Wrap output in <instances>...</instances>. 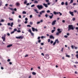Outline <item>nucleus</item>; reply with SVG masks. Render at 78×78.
<instances>
[{
    "mask_svg": "<svg viewBox=\"0 0 78 78\" xmlns=\"http://www.w3.org/2000/svg\"><path fill=\"white\" fill-rule=\"evenodd\" d=\"M71 30H74V27L72 25H69L68 26V31H70Z\"/></svg>",
    "mask_w": 78,
    "mask_h": 78,
    "instance_id": "nucleus-1",
    "label": "nucleus"
},
{
    "mask_svg": "<svg viewBox=\"0 0 78 78\" xmlns=\"http://www.w3.org/2000/svg\"><path fill=\"white\" fill-rule=\"evenodd\" d=\"M60 30H61V29H60L58 28L57 29V31L58 32L56 33V36H59V34L62 33V31H60Z\"/></svg>",
    "mask_w": 78,
    "mask_h": 78,
    "instance_id": "nucleus-2",
    "label": "nucleus"
},
{
    "mask_svg": "<svg viewBox=\"0 0 78 78\" xmlns=\"http://www.w3.org/2000/svg\"><path fill=\"white\" fill-rule=\"evenodd\" d=\"M53 14L55 15H56V14H59L60 16H62V13H60V12H56L55 11H54Z\"/></svg>",
    "mask_w": 78,
    "mask_h": 78,
    "instance_id": "nucleus-3",
    "label": "nucleus"
},
{
    "mask_svg": "<svg viewBox=\"0 0 78 78\" xmlns=\"http://www.w3.org/2000/svg\"><path fill=\"white\" fill-rule=\"evenodd\" d=\"M37 7L38 9H42L43 8V7L41 5H38L37 6Z\"/></svg>",
    "mask_w": 78,
    "mask_h": 78,
    "instance_id": "nucleus-4",
    "label": "nucleus"
},
{
    "mask_svg": "<svg viewBox=\"0 0 78 78\" xmlns=\"http://www.w3.org/2000/svg\"><path fill=\"white\" fill-rule=\"evenodd\" d=\"M24 37L23 36H21L19 37H16V39H23Z\"/></svg>",
    "mask_w": 78,
    "mask_h": 78,
    "instance_id": "nucleus-5",
    "label": "nucleus"
},
{
    "mask_svg": "<svg viewBox=\"0 0 78 78\" xmlns=\"http://www.w3.org/2000/svg\"><path fill=\"white\" fill-rule=\"evenodd\" d=\"M56 22V20H54V21H53L51 23L52 25H55Z\"/></svg>",
    "mask_w": 78,
    "mask_h": 78,
    "instance_id": "nucleus-6",
    "label": "nucleus"
},
{
    "mask_svg": "<svg viewBox=\"0 0 78 78\" xmlns=\"http://www.w3.org/2000/svg\"><path fill=\"white\" fill-rule=\"evenodd\" d=\"M50 14H52L51 16H49V18L51 19L53 18V14L52 13H51Z\"/></svg>",
    "mask_w": 78,
    "mask_h": 78,
    "instance_id": "nucleus-7",
    "label": "nucleus"
},
{
    "mask_svg": "<svg viewBox=\"0 0 78 78\" xmlns=\"http://www.w3.org/2000/svg\"><path fill=\"white\" fill-rule=\"evenodd\" d=\"M69 14H71L72 16H74V14H73V12H71V11H69Z\"/></svg>",
    "mask_w": 78,
    "mask_h": 78,
    "instance_id": "nucleus-8",
    "label": "nucleus"
},
{
    "mask_svg": "<svg viewBox=\"0 0 78 78\" xmlns=\"http://www.w3.org/2000/svg\"><path fill=\"white\" fill-rule=\"evenodd\" d=\"M46 57H44V58H46V59H48L49 58V55L48 54L46 55Z\"/></svg>",
    "mask_w": 78,
    "mask_h": 78,
    "instance_id": "nucleus-9",
    "label": "nucleus"
},
{
    "mask_svg": "<svg viewBox=\"0 0 78 78\" xmlns=\"http://www.w3.org/2000/svg\"><path fill=\"white\" fill-rule=\"evenodd\" d=\"M50 39H55V37H53L52 35H51L50 36Z\"/></svg>",
    "mask_w": 78,
    "mask_h": 78,
    "instance_id": "nucleus-10",
    "label": "nucleus"
},
{
    "mask_svg": "<svg viewBox=\"0 0 78 78\" xmlns=\"http://www.w3.org/2000/svg\"><path fill=\"white\" fill-rule=\"evenodd\" d=\"M43 5L44 6L46 7V8H47L48 7V5H47V4H45V3H44L43 4Z\"/></svg>",
    "mask_w": 78,
    "mask_h": 78,
    "instance_id": "nucleus-11",
    "label": "nucleus"
},
{
    "mask_svg": "<svg viewBox=\"0 0 78 78\" xmlns=\"http://www.w3.org/2000/svg\"><path fill=\"white\" fill-rule=\"evenodd\" d=\"M12 44H9V45H8L7 46V48H9L11 47H12Z\"/></svg>",
    "mask_w": 78,
    "mask_h": 78,
    "instance_id": "nucleus-12",
    "label": "nucleus"
},
{
    "mask_svg": "<svg viewBox=\"0 0 78 78\" xmlns=\"http://www.w3.org/2000/svg\"><path fill=\"white\" fill-rule=\"evenodd\" d=\"M31 28L32 29L33 31H34V32L35 31V28H34L32 27Z\"/></svg>",
    "mask_w": 78,
    "mask_h": 78,
    "instance_id": "nucleus-13",
    "label": "nucleus"
},
{
    "mask_svg": "<svg viewBox=\"0 0 78 78\" xmlns=\"http://www.w3.org/2000/svg\"><path fill=\"white\" fill-rule=\"evenodd\" d=\"M56 43H57V44H58L59 43V41L58 39L55 40V41Z\"/></svg>",
    "mask_w": 78,
    "mask_h": 78,
    "instance_id": "nucleus-14",
    "label": "nucleus"
},
{
    "mask_svg": "<svg viewBox=\"0 0 78 78\" xmlns=\"http://www.w3.org/2000/svg\"><path fill=\"white\" fill-rule=\"evenodd\" d=\"M66 57H67V58H70V55H68L66 54Z\"/></svg>",
    "mask_w": 78,
    "mask_h": 78,
    "instance_id": "nucleus-15",
    "label": "nucleus"
},
{
    "mask_svg": "<svg viewBox=\"0 0 78 78\" xmlns=\"http://www.w3.org/2000/svg\"><path fill=\"white\" fill-rule=\"evenodd\" d=\"M16 6H19L20 5V3H16Z\"/></svg>",
    "mask_w": 78,
    "mask_h": 78,
    "instance_id": "nucleus-16",
    "label": "nucleus"
},
{
    "mask_svg": "<svg viewBox=\"0 0 78 78\" xmlns=\"http://www.w3.org/2000/svg\"><path fill=\"white\" fill-rule=\"evenodd\" d=\"M32 75H36V73L34 72H33L32 73Z\"/></svg>",
    "mask_w": 78,
    "mask_h": 78,
    "instance_id": "nucleus-17",
    "label": "nucleus"
},
{
    "mask_svg": "<svg viewBox=\"0 0 78 78\" xmlns=\"http://www.w3.org/2000/svg\"><path fill=\"white\" fill-rule=\"evenodd\" d=\"M14 25V23H13V22L11 23V25H10V26L11 27H12V26Z\"/></svg>",
    "mask_w": 78,
    "mask_h": 78,
    "instance_id": "nucleus-18",
    "label": "nucleus"
},
{
    "mask_svg": "<svg viewBox=\"0 0 78 78\" xmlns=\"http://www.w3.org/2000/svg\"><path fill=\"white\" fill-rule=\"evenodd\" d=\"M27 3V0H25L24 2V4H26Z\"/></svg>",
    "mask_w": 78,
    "mask_h": 78,
    "instance_id": "nucleus-19",
    "label": "nucleus"
},
{
    "mask_svg": "<svg viewBox=\"0 0 78 78\" xmlns=\"http://www.w3.org/2000/svg\"><path fill=\"white\" fill-rule=\"evenodd\" d=\"M34 3H38V1H37L35 0L34 1Z\"/></svg>",
    "mask_w": 78,
    "mask_h": 78,
    "instance_id": "nucleus-20",
    "label": "nucleus"
},
{
    "mask_svg": "<svg viewBox=\"0 0 78 78\" xmlns=\"http://www.w3.org/2000/svg\"><path fill=\"white\" fill-rule=\"evenodd\" d=\"M55 30H51V33H54V32H55Z\"/></svg>",
    "mask_w": 78,
    "mask_h": 78,
    "instance_id": "nucleus-21",
    "label": "nucleus"
},
{
    "mask_svg": "<svg viewBox=\"0 0 78 78\" xmlns=\"http://www.w3.org/2000/svg\"><path fill=\"white\" fill-rule=\"evenodd\" d=\"M73 2V0H71V1H70V3H72Z\"/></svg>",
    "mask_w": 78,
    "mask_h": 78,
    "instance_id": "nucleus-22",
    "label": "nucleus"
},
{
    "mask_svg": "<svg viewBox=\"0 0 78 78\" xmlns=\"http://www.w3.org/2000/svg\"><path fill=\"white\" fill-rule=\"evenodd\" d=\"M30 25H33V22H30Z\"/></svg>",
    "mask_w": 78,
    "mask_h": 78,
    "instance_id": "nucleus-23",
    "label": "nucleus"
},
{
    "mask_svg": "<svg viewBox=\"0 0 78 78\" xmlns=\"http://www.w3.org/2000/svg\"><path fill=\"white\" fill-rule=\"evenodd\" d=\"M65 5L66 6H67V5H68V2H66L65 3Z\"/></svg>",
    "mask_w": 78,
    "mask_h": 78,
    "instance_id": "nucleus-24",
    "label": "nucleus"
},
{
    "mask_svg": "<svg viewBox=\"0 0 78 78\" xmlns=\"http://www.w3.org/2000/svg\"><path fill=\"white\" fill-rule=\"evenodd\" d=\"M41 39H43V38H45V37H44V36H42L41 37Z\"/></svg>",
    "mask_w": 78,
    "mask_h": 78,
    "instance_id": "nucleus-25",
    "label": "nucleus"
},
{
    "mask_svg": "<svg viewBox=\"0 0 78 78\" xmlns=\"http://www.w3.org/2000/svg\"><path fill=\"white\" fill-rule=\"evenodd\" d=\"M63 50H64V48H62L61 50V51H62V52H63Z\"/></svg>",
    "mask_w": 78,
    "mask_h": 78,
    "instance_id": "nucleus-26",
    "label": "nucleus"
},
{
    "mask_svg": "<svg viewBox=\"0 0 78 78\" xmlns=\"http://www.w3.org/2000/svg\"><path fill=\"white\" fill-rule=\"evenodd\" d=\"M75 20H76L75 18L74 17L73 18V21H75Z\"/></svg>",
    "mask_w": 78,
    "mask_h": 78,
    "instance_id": "nucleus-27",
    "label": "nucleus"
},
{
    "mask_svg": "<svg viewBox=\"0 0 78 78\" xmlns=\"http://www.w3.org/2000/svg\"><path fill=\"white\" fill-rule=\"evenodd\" d=\"M45 17H48V14H46L45 15Z\"/></svg>",
    "mask_w": 78,
    "mask_h": 78,
    "instance_id": "nucleus-28",
    "label": "nucleus"
},
{
    "mask_svg": "<svg viewBox=\"0 0 78 78\" xmlns=\"http://www.w3.org/2000/svg\"><path fill=\"white\" fill-rule=\"evenodd\" d=\"M27 12H26L25 11H23V14H26Z\"/></svg>",
    "mask_w": 78,
    "mask_h": 78,
    "instance_id": "nucleus-29",
    "label": "nucleus"
},
{
    "mask_svg": "<svg viewBox=\"0 0 78 78\" xmlns=\"http://www.w3.org/2000/svg\"><path fill=\"white\" fill-rule=\"evenodd\" d=\"M2 39H5V37H2Z\"/></svg>",
    "mask_w": 78,
    "mask_h": 78,
    "instance_id": "nucleus-30",
    "label": "nucleus"
},
{
    "mask_svg": "<svg viewBox=\"0 0 78 78\" xmlns=\"http://www.w3.org/2000/svg\"><path fill=\"white\" fill-rule=\"evenodd\" d=\"M30 18H32L33 17V15H31L30 16Z\"/></svg>",
    "mask_w": 78,
    "mask_h": 78,
    "instance_id": "nucleus-31",
    "label": "nucleus"
},
{
    "mask_svg": "<svg viewBox=\"0 0 78 78\" xmlns=\"http://www.w3.org/2000/svg\"><path fill=\"white\" fill-rule=\"evenodd\" d=\"M40 23L41 22H40V21L38 22L37 23V25H38V24H39V23Z\"/></svg>",
    "mask_w": 78,
    "mask_h": 78,
    "instance_id": "nucleus-32",
    "label": "nucleus"
},
{
    "mask_svg": "<svg viewBox=\"0 0 78 78\" xmlns=\"http://www.w3.org/2000/svg\"><path fill=\"white\" fill-rule=\"evenodd\" d=\"M17 31V29L15 28V29H14V31H14V32H15V31Z\"/></svg>",
    "mask_w": 78,
    "mask_h": 78,
    "instance_id": "nucleus-33",
    "label": "nucleus"
},
{
    "mask_svg": "<svg viewBox=\"0 0 78 78\" xmlns=\"http://www.w3.org/2000/svg\"><path fill=\"white\" fill-rule=\"evenodd\" d=\"M56 41H55V42H54V43H53V45H55V44H56Z\"/></svg>",
    "mask_w": 78,
    "mask_h": 78,
    "instance_id": "nucleus-34",
    "label": "nucleus"
},
{
    "mask_svg": "<svg viewBox=\"0 0 78 78\" xmlns=\"http://www.w3.org/2000/svg\"><path fill=\"white\" fill-rule=\"evenodd\" d=\"M28 31H29V32H30V33H31L32 32H31V29H29V30Z\"/></svg>",
    "mask_w": 78,
    "mask_h": 78,
    "instance_id": "nucleus-35",
    "label": "nucleus"
},
{
    "mask_svg": "<svg viewBox=\"0 0 78 78\" xmlns=\"http://www.w3.org/2000/svg\"><path fill=\"white\" fill-rule=\"evenodd\" d=\"M64 2H62L61 3V5H64Z\"/></svg>",
    "mask_w": 78,
    "mask_h": 78,
    "instance_id": "nucleus-36",
    "label": "nucleus"
},
{
    "mask_svg": "<svg viewBox=\"0 0 78 78\" xmlns=\"http://www.w3.org/2000/svg\"><path fill=\"white\" fill-rule=\"evenodd\" d=\"M76 58H78V54H77L76 55Z\"/></svg>",
    "mask_w": 78,
    "mask_h": 78,
    "instance_id": "nucleus-37",
    "label": "nucleus"
},
{
    "mask_svg": "<svg viewBox=\"0 0 78 78\" xmlns=\"http://www.w3.org/2000/svg\"><path fill=\"white\" fill-rule=\"evenodd\" d=\"M27 27H31V25H27Z\"/></svg>",
    "mask_w": 78,
    "mask_h": 78,
    "instance_id": "nucleus-38",
    "label": "nucleus"
},
{
    "mask_svg": "<svg viewBox=\"0 0 78 78\" xmlns=\"http://www.w3.org/2000/svg\"><path fill=\"white\" fill-rule=\"evenodd\" d=\"M31 34V35H32V36H34V34H33V33H32V32L30 33Z\"/></svg>",
    "mask_w": 78,
    "mask_h": 78,
    "instance_id": "nucleus-39",
    "label": "nucleus"
},
{
    "mask_svg": "<svg viewBox=\"0 0 78 78\" xmlns=\"http://www.w3.org/2000/svg\"><path fill=\"white\" fill-rule=\"evenodd\" d=\"M53 43V41H51L50 42V43L51 44H52Z\"/></svg>",
    "mask_w": 78,
    "mask_h": 78,
    "instance_id": "nucleus-40",
    "label": "nucleus"
},
{
    "mask_svg": "<svg viewBox=\"0 0 78 78\" xmlns=\"http://www.w3.org/2000/svg\"><path fill=\"white\" fill-rule=\"evenodd\" d=\"M47 12L48 13H49V12H50V11L49 10H48L47 11Z\"/></svg>",
    "mask_w": 78,
    "mask_h": 78,
    "instance_id": "nucleus-41",
    "label": "nucleus"
},
{
    "mask_svg": "<svg viewBox=\"0 0 78 78\" xmlns=\"http://www.w3.org/2000/svg\"><path fill=\"white\" fill-rule=\"evenodd\" d=\"M42 13H44V12H45V11H41Z\"/></svg>",
    "mask_w": 78,
    "mask_h": 78,
    "instance_id": "nucleus-42",
    "label": "nucleus"
},
{
    "mask_svg": "<svg viewBox=\"0 0 78 78\" xmlns=\"http://www.w3.org/2000/svg\"><path fill=\"white\" fill-rule=\"evenodd\" d=\"M17 32H18V33H20L21 32V31L20 30H17Z\"/></svg>",
    "mask_w": 78,
    "mask_h": 78,
    "instance_id": "nucleus-43",
    "label": "nucleus"
},
{
    "mask_svg": "<svg viewBox=\"0 0 78 78\" xmlns=\"http://www.w3.org/2000/svg\"><path fill=\"white\" fill-rule=\"evenodd\" d=\"M74 12H77V11L76 10H74V11H73Z\"/></svg>",
    "mask_w": 78,
    "mask_h": 78,
    "instance_id": "nucleus-44",
    "label": "nucleus"
},
{
    "mask_svg": "<svg viewBox=\"0 0 78 78\" xmlns=\"http://www.w3.org/2000/svg\"><path fill=\"white\" fill-rule=\"evenodd\" d=\"M41 42V40H39L38 41V42L39 43H40V42Z\"/></svg>",
    "mask_w": 78,
    "mask_h": 78,
    "instance_id": "nucleus-45",
    "label": "nucleus"
},
{
    "mask_svg": "<svg viewBox=\"0 0 78 78\" xmlns=\"http://www.w3.org/2000/svg\"><path fill=\"white\" fill-rule=\"evenodd\" d=\"M71 47L72 49H73V47H74L73 45H72L71 46Z\"/></svg>",
    "mask_w": 78,
    "mask_h": 78,
    "instance_id": "nucleus-46",
    "label": "nucleus"
},
{
    "mask_svg": "<svg viewBox=\"0 0 78 78\" xmlns=\"http://www.w3.org/2000/svg\"><path fill=\"white\" fill-rule=\"evenodd\" d=\"M9 9H11V10H12H12H13V9H12V8H11L10 7H9Z\"/></svg>",
    "mask_w": 78,
    "mask_h": 78,
    "instance_id": "nucleus-47",
    "label": "nucleus"
},
{
    "mask_svg": "<svg viewBox=\"0 0 78 78\" xmlns=\"http://www.w3.org/2000/svg\"><path fill=\"white\" fill-rule=\"evenodd\" d=\"M18 22H21V21H20V20H19V19H18Z\"/></svg>",
    "mask_w": 78,
    "mask_h": 78,
    "instance_id": "nucleus-48",
    "label": "nucleus"
},
{
    "mask_svg": "<svg viewBox=\"0 0 78 78\" xmlns=\"http://www.w3.org/2000/svg\"><path fill=\"white\" fill-rule=\"evenodd\" d=\"M25 20H26V21H27V20H28V18H26L25 19Z\"/></svg>",
    "mask_w": 78,
    "mask_h": 78,
    "instance_id": "nucleus-49",
    "label": "nucleus"
},
{
    "mask_svg": "<svg viewBox=\"0 0 78 78\" xmlns=\"http://www.w3.org/2000/svg\"><path fill=\"white\" fill-rule=\"evenodd\" d=\"M40 14H41V15H42V13L41 11L40 12Z\"/></svg>",
    "mask_w": 78,
    "mask_h": 78,
    "instance_id": "nucleus-50",
    "label": "nucleus"
},
{
    "mask_svg": "<svg viewBox=\"0 0 78 78\" xmlns=\"http://www.w3.org/2000/svg\"><path fill=\"white\" fill-rule=\"evenodd\" d=\"M62 22L63 23H65V20H62Z\"/></svg>",
    "mask_w": 78,
    "mask_h": 78,
    "instance_id": "nucleus-51",
    "label": "nucleus"
},
{
    "mask_svg": "<svg viewBox=\"0 0 78 78\" xmlns=\"http://www.w3.org/2000/svg\"><path fill=\"white\" fill-rule=\"evenodd\" d=\"M41 55L42 56H44V54L43 53H41Z\"/></svg>",
    "mask_w": 78,
    "mask_h": 78,
    "instance_id": "nucleus-52",
    "label": "nucleus"
},
{
    "mask_svg": "<svg viewBox=\"0 0 78 78\" xmlns=\"http://www.w3.org/2000/svg\"><path fill=\"white\" fill-rule=\"evenodd\" d=\"M75 5H76V3H73V6H75Z\"/></svg>",
    "mask_w": 78,
    "mask_h": 78,
    "instance_id": "nucleus-53",
    "label": "nucleus"
},
{
    "mask_svg": "<svg viewBox=\"0 0 78 78\" xmlns=\"http://www.w3.org/2000/svg\"><path fill=\"white\" fill-rule=\"evenodd\" d=\"M34 5H31V7H34Z\"/></svg>",
    "mask_w": 78,
    "mask_h": 78,
    "instance_id": "nucleus-54",
    "label": "nucleus"
},
{
    "mask_svg": "<svg viewBox=\"0 0 78 78\" xmlns=\"http://www.w3.org/2000/svg\"><path fill=\"white\" fill-rule=\"evenodd\" d=\"M46 2H49V0H45Z\"/></svg>",
    "mask_w": 78,
    "mask_h": 78,
    "instance_id": "nucleus-55",
    "label": "nucleus"
},
{
    "mask_svg": "<svg viewBox=\"0 0 78 78\" xmlns=\"http://www.w3.org/2000/svg\"><path fill=\"white\" fill-rule=\"evenodd\" d=\"M41 45H44V43H41Z\"/></svg>",
    "mask_w": 78,
    "mask_h": 78,
    "instance_id": "nucleus-56",
    "label": "nucleus"
},
{
    "mask_svg": "<svg viewBox=\"0 0 78 78\" xmlns=\"http://www.w3.org/2000/svg\"><path fill=\"white\" fill-rule=\"evenodd\" d=\"M28 78H31V76H29Z\"/></svg>",
    "mask_w": 78,
    "mask_h": 78,
    "instance_id": "nucleus-57",
    "label": "nucleus"
},
{
    "mask_svg": "<svg viewBox=\"0 0 78 78\" xmlns=\"http://www.w3.org/2000/svg\"><path fill=\"white\" fill-rule=\"evenodd\" d=\"M28 22L27 21H26L24 22V23H27Z\"/></svg>",
    "mask_w": 78,
    "mask_h": 78,
    "instance_id": "nucleus-58",
    "label": "nucleus"
},
{
    "mask_svg": "<svg viewBox=\"0 0 78 78\" xmlns=\"http://www.w3.org/2000/svg\"><path fill=\"white\" fill-rule=\"evenodd\" d=\"M14 33V31H12V32H11V34H13V33Z\"/></svg>",
    "mask_w": 78,
    "mask_h": 78,
    "instance_id": "nucleus-59",
    "label": "nucleus"
},
{
    "mask_svg": "<svg viewBox=\"0 0 78 78\" xmlns=\"http://www.w3.org/2000/svg\"><path fill=\"white\" fill-rule=\"evenodd\" d=\"M1 22H4V20H2Z\"/></svg>",
    "mask_w": 78,
    "mask_h": 78,
    "instance_id": "nucleus-60",
    "label": "nucleus"
},
{
    "mask_svg": "<svg viewBox=\"0 0 78 78\" xmlns=\"http://www.w3.org/2000/svg\"><path fill=\"white\" fill-rule=\"evenodd\" d=\"M64 37H66V38H67V35H65V36H64Z\"/></svg>",
    "mask_w": 78,
    "mask_h": 78,
    "instance_id": "nucleus-61",
    "label": "nucleus"
},
{
    "mask_svg": "<svg viewBox=\"0 0 78 78\" xmlns=\"http://www.w3.org/2000/svg\"><path fill=\"white\" fill-rule=\"evenodd\" d=\"M75 64H78V62H75Z\"/></svg>",
    "mask_w": 78,
    "mask_h": 78,
    "instance_id": "nucleus-62",
    "label": "nucleus"
},
{
    "mask_svg": "<svg viewBox=\"0 0 78 78\" xmlns=\"http://www.w3.org/2000/svg\"><path fill=\"white\" fill-rule=\"evenodd\" d=\"M48 42H50V39H48Z\"/></svg>",
    "mask_w": 78,
    "mask_h": 78,
    "instance_id": "nucleus-63",
    "label": "nucleus"
},
{
    "mask_svg": "<svg viewBox=\"0 0 78 78\" xmlns=\"http://www.w3.org/2000/svg\"><path fill=\"white\" fill-rule=\"evenodd\" d=\"M76 30H78V27H76Z\"/></svg>",
    "mask_w": 78,
    "mask_h": 78,
    "instance_id": "nucleus-64",
    "label": "nucleus"
}]
</instances>
